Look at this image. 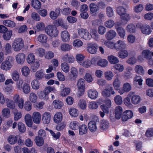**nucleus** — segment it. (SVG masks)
<instances>
[{
	"label": "nucleus",
	"mask_w": 153,
	"mask_h": 153,
	"mask_svg": "<svg viewBox=\"0 0 153 153\" xmlns=\"http://www.w3.org/2000/svg\"><path fill=\"white\" fill-rule=\"evenodd\" d=\"M78 105L79 107L82 109H85L87 106L86 101L83 99L80 100L78 102Z\"/></svg>",
	"instance_id": "338daca9"
},
{
	"label": "nucleus",
	"mask_w": 153,
	"mask_h": 153,
	"mask_svg": "<svg viewBox=\"0 0 153 153\" xmlns=\"http://www.w3.org/2000/svg\"><path fill=\"white\" fill-rule=\"evenodd\" d=\"M25 121L27 126L28 127H31L33 124L31 115L28 114H26L24 118Z\"/></svg>",
	"instance_id": "4be33fe9"
},
{
	"label": "nucleus",
	"mask_w": 153,
	"mask_h": 153,
	"mask_svg": "<svg viewBox=\"0 0 153 153\" xmlns=\"http://www.w3.org/2000/svg\"><path fill=\"white\" fill-rule=\"evenodd\" d=\"M61 50L64 51H70L72 48V46L68 44L64 43L60 46Z\"/></svg>",
	"instance_id": "603ef678"
},
{
	"label": "nucleus",
	"mask_w": 153,
	"mask_h": 153,
	"mask_svg": "<svg viewBox=\"0 0 153 153\" xmlns=\"http://www.w3.org/2000/svg\"><path fill=\"white\" fill-rule=\"evenodd\" d=\"M4 53L5 55L10 54L12 53V50L10 44L7 43L4 46Z\"/></svg>",
	"instance_id": "052dcab7"
},
{
	"label": "nucleus",
	"mask_w": 153,
	"mask_h": 153,
	"mask_svg": "<svg viewBox=\"0 0 153 153\" xmlns=\"http://www.w3.org/2000/svg\"><path fill=\"white\" fill-rule=\"evenodd\" d=\"M134 71L136 73L140 75H143L144 74L143 67L140 65H137L135 66Z\"/></svg>",
	"instance_id": "58836bf2"
},
{
	"label": "nucleus",
	"mask_w": 153,
	"mask_h": 153,
	"mask_svg": "<svg viewBox=\"0 0 153 153\" xmlns=\"http://www.w3.org/2000/svg\"><path fill=\"white\" fill-rule=\"evenodd\" d=\"M109 125L108 121L105 120H102L100 123V128L102 130H104L108 128Z\"/></svg>",
	"instance_id": "f704fd0d"
},
{
	"label": "nucleus",
	"mask_w": 153,
	"mask_h": 153,
	"mask_svg": "<svg viewBox=\"0 0 153 153\" xmlns=\"http://www.w3.org/2000/svg\"><path fill=\"white\" fill-rule=\"evenodd\" d=\"M47 39L46 35L44 34H41L37 37L38 41L42 44L46 43L47 42Z\"/></svg>",
	"instance_id": "79ce46f5"
},
{
	"label": "nucleus",
	"mask_w": 153,
	"mask_h": 153,
	"mask_svg": "<svg viewBox=\"0 0 153 153\" xmlns=\"http://www.w3.org/2000/svg\"><path fill=\"white\" fill-rule=\"evenodd\" d=\"M133 115V113L131 111L126 110L123 113V115L122 118V120L123 121H126L131 118Z\"/></svg>",
	"instance_id": "a211bd4d"
},
{
	"label": "nucleus",
	"mask_w": 153,
	"mask_h": 153,
	"mask_svg": "<svg viewBox=\"0 0 153 153\" xmlns=\"http://www.w3.org/2000/svg\"><path fill=\"white\" fill-rule=\"evenodd\" d=\"M90 7L91 14L93 16H96V12L98 10V6L94 3H91L90 4Z\"/></svg>",
	"instance_id": "cd10ccee"
},
{
	"label": "nucleus",
	"mask_w": 153,
	"mask_h": 153,
	"mask_svg": "<svg viewBox=\"0 0 153 153\" xmlns=\"http://www.w3.org/2000/svg\"><path fill=\"white\" fill-rule=\"evenodd\" d=\"M126 47V45L124 41L120 40L115 43V50L116 51L124 49Z\"/></svg>",
	"instance_id": "f8f14e48"
},
{
	"label": "nucleus",
	"mask_w": 153,
	"mask_h": 153,
	"mask_svg": "<svg viewBox=\"0 0 153 153\" xmlns=\"http://www.w3.org/2000/svg\"><path fill=\"white\" fill-rule=\"evenodd\" d=\"M80 124L77 121H74L70 123L69 127L71 129L75 130L78 129L79 126Z\"/></svg>",
	"instance_id": "37998d69"
},
{
	"label": "nucleus",
	"mask_w": 153,
	"mask_h": 153,
	"mask_svg": "<svg viewBox=\"0 0 153 153\" xmlns=\"http://www.w3.org/2000/svg\"><path fill=\"white\" fill-rule=\"evenodd\" d=\"M62 118L63 115L62 113L61 112H57L54 115L53 120L55 123L58 124L62 121Z\"/></svg>",
	"instance_id": "412c9836"
},
{
	"label": "nucleus",
	"mask_w": 153,
	"mask_h": 153,
	"mask_svg": "<svg viewBox=\"0 0 153 153\" xmlns=\"http://www.w3.org/2000/svg\"><path fill=\"white\" fill-rule=\"evenodd\" d=\"M106 13L107 16L109 17H112L114 15V11L112 7L108 6L106 8Z\"/></svg>",
	"instance_id": "69168bd1"
},
{
	"label": "nucleus",
	"mask_w": 153,
	"mask_h": 153,
	"mask_svg": "<svg viewBox=\"0 0 153 153\" xmlns=\"http://www.w3.org/2000/svg\"><path fill=\"white\" fill-rule=\"evenodd\" d=\"M25 54L23 53L18 54L15 56V59L17 63L19 64H23L25 60Z\"/></svg>",
	"instance_id": "f3484780"
},
{
	"label": "nucleus",
	"mask_w": 153,
	"mask_h": 153,
	"mask_svg": "<svg viewBox=\"0 0 153 153\" xmlns=\"http://www.w3.org/2000/svg\"><path fill=\"white\" fill-rule=\"evenodd\" d=\"M61 70L65 73H67L70 70V67L69 64L66 62L62 63L61 65Z\"/></svg>",
	"instance_id": "09e8293b"
},
{
	"label": "nucleus",
	"mask_w": 153,
	"mask_h": 153,
	"mask_svg": "<svg viewBox=\"0 0 153 153\" xmlns=\"http://www.w3.org/2000/svg\"><path fill=\"white\" fill-rule=\"evenodd\" d=\"M131 89V86L130 84L126 82L123 84L122 88H120L118 93L120 95H122L125 92H128L130 91Z\"/></svg>",
	"instance_id": "9d476101"
},
{
	"label": "nucleus",
	"mask_w": 153,
	"mask_h": 153,
	"mask_svg": "<svg viewBox=\"0 0 153 153\" xmlns=\"http://www.w3.org/2000/svg\"><path fill=\"white\" fill-rule=\"evenodd\" d=\"M31 6L36 9H38L41 7V4L38 0H32L31 2Z\"/></svg>",
	"instance_id": "a18cd8bd"
},
{
	"label": "nucleus",
	"mask_w": 153,
	"mask_h": 153,
	"mask_svg": "<svg viewBox=\"0 0 153 153\" xmlns=\"http://www.w3.org/2000/svg\"><path fill=\"white\" fill-rule=\"evenodd\" d=\"M2 116L5 118H9L11 117L10 110L8 108H3L1 111Z\"/></svg>",
	"instance_id": "c85d7f7f"
},
{
	"label": "nucleus",
	"mask_w": 153,
	"mask_h": 153,
	"mask_svg": "<svg viewBox=\"0 0 153 153\" xmlns=\"http://www.w3.org/2000/svg\"><path fill=\"white\" fill-rule=\"evenodd\" d=\"M78 33L80 37L85 40H89L92 37L87 30L82 28L78 29Z\"/></svg>",
	"instance_id": "0eeeda50"
},
{
	"label": "nucleus",
	"mask_w": 153,
	"mask_h": 153,
	"mask_svg": "<svg viewBox=\"0 0 153 153\" xmlns=\"http://www.w3.org/2000/svg\"><path fill=\"white\" fill-rule=\"evenodd\" d=\"M55 93L57 91L54 88L51 86H48L43 90L38 93V96L40 100L43 101H47L49 99L48 94L51 92Z\"/></svg>",
	"instance_id": "f257e3e1"
},
{
	"label": "nucleus",
	"mask_w": 153,
	"mask_h": 153,
	"mask_svg": "<svg viewBox=\"0 0 153 153\" xmlns=\"http://www.w3.org/2000/svg\"><path fill=\"white\" fill-rule=\"evenodd\" d=\"M43 138L37 136L35 137L34 141L37 146H41L43 145L44 141Z\"/></svg>",
	"instance_id": "6e6d98bb"
},
{
	"label": "nucleus",
	"mask_w": 153,
	"mask_h": 153,
	"mask_svg": "<svg viewBox=\"0 0 153 153\" xmlns=\"http://www.w3.org/2000/svg\"><path fill=\"white\" fill-rule=\"evenodd\" d=\"M78 129L79 134L80 135L85 134L87 132L88 128L86 125L85 124L79 126Z\"/></svg>",
	"instance_id": "2f4dec72"
},
{
	"label": "nucleus",
	"mask_w": 153,
	"mask_h": 153,
	"mask_svg": "<svg viewBox=\"0 0 153 153\" xmlns=\"http://www.w3.org/2000/svg\"><path fill=\"white\" fill-rule=\"evenodd\" d=\"M117 33L120 37L124 39L126 36V32L124 29L123 27H120L116 30Z\"/></svg>",
	"instance_id": "680f3d73"
},
{
	"label": "nucleus",
	"mask_w": 153,
	"mask_h": 153,
	"mask_svg": "<svg viewBox=\"0 0 153 153\" xmlns=\"http://www.w3.org/2000/svg\"><path fill=\"white\" fill-rule=\"evenodd\" d=\"M35 60V57L33 53H30L27 55V63L31 64L34 63Z\"/></svg>",
	"instance_id": "a19ab883"
},
{
	"label": "nucleus",
	"mask_w": 153,
	"mask_h": 153,
	"mask_svg": "<svg viewBox=\"0 0 153 153\" xmlns=\"http://www.w3.org/2000/svg\"><path fill=\"white\" fill-rule=\"evenodd\" d=\"M143 80L141 77L140 76H137L135 77L133 79V83L134 85L138 84L140 86L142 85Z\"/></svg>",
	"instance_id": "c03bdc74"
},
{
	"label": "nucleus",
	"mask_w": 153,
	"mask_h": 153,
	"mask_svg": "<svg viewBox=\"0 0 153 153\" xmlns=\"http://www.w3.org/2000/svg\"><path fill=\"white\" fill-rule=\"evenodd\" d=\"M117 56L121 59H125L128 56V52L125 49L120 50L118 53Z\"/></svg>",
	"instance_id": "72a5a7b5"
},
{
	"label": "nucleus",
	"mask_w": 153,
	"mask_h": 153,
	"mask_svg": "<svg viewBox=\"0 0 153 153\" xmlns=\"http://www.w3.org/2000/svg\"><path fill=\"white\" fill-rule=\"evenodd\" d=\"M68 111L71 117H77L78 115V110L74 108L71 107L69 108L68 109Z\"/></svg>",
	"instance_id": "ea45409f"
},
{
	"label": "nucleus",
	"mask_w": 153,
	"mask_h": 153,
	"mask_svg": "<svg viewBox=\"0 0 153 153\" xmlns=\"http://www.w3.org/2000/svg\"><path fill=\"white\" fill-rule=\"evenodd\" d=\"M14 58L12 56H7L0 65V68L3 71H8L12 68L14 62Z\"/></svg>",
	"instance_id": "f03ea898"
},
{
	"label": "nucleus",
	"mask_w": 153,
	"mask_h": 153,
	"mask_svg": "<svg viewBox=\"0 0 153 153\" xmlns=\"http://www.w3.org/2000/svg\"><path fill=\"white\" fill-rule=\"evenodd\" d=\"M115 92L111 86L104 89L102 92V95L105 97H109L111 94L114 95Z\"/></svg>",
	"instance_id": "1a4fd4ad"
},
{
	"label": "nucleus",
	"mask_w": 153,
	"mask_h": 153,
	"mask_svg": "<svg viewBox=\"0 0 153 153\" xmlns=\"http://www.w3.org/2000/svg\"><path fill=\"white\" fill-rule=\"evenodd\" d=\"M87 95L88 97L92 100H95L98 96L97 91L94 89H90L88 91Z\"/></svg>",
	"instance_id": "ddd939ff"
},
{
	"label": "nucleus",
	"mask_w": 153,
	"mask_h": 153,
	"mask_svg": "<svg viewBox=\"0 0 153 153\" xmlns=\"http://www.w3.org/2000/svg\"><path fill=\"white\" fill-rule=\"evenodd\" d=\"M12 46L14 51H19L24 46V41L21 38L15 39L12 43Z\"/></svg>",
	"instance_id": "7ed1b4c3"
},
{
	"label": "nucleus",
	"mask_w": 153,
	"mask_h": 153,
	"mask_svg": "<svg viewBox=\"0 0 153 153\" xmlns=\"http://www.w3.org/2000/svg\"><path fill=\"white\" fill-rule=\"evenodd\" d=\"M62 40L63 42H66L70 39V35L66 30L63 31L61 32V34Z\"/></svg>",
	"instance_id": "393cba45"
},
{
	"label": "nucleus",
	"mask_w": 153,
	"mask_h": 153,
	"mask_svg": "<svg viewBox=\"0 0 153 153\" xmlns=\"http://www.w3.org/2000/svg\"><path fill=\"white\" fill-rule=\"evenodd\" d=\"M51 115L50 113L45 112L42 115V121L44 124H49L51 119Z\"/></svg>",
	"instance_id": "2eb2a0df"
},
{
	"label": "nucleus",
	"mask_w": 153,
	"mask_h": 153,
	"mask_svg": "<svg viewBox=\"0 0 153 153\" xmlns=\"http://www.w3.org/2000/svg\"><path fill=\"white\" fill-rule=\"evenodd\" d=\"M45 76L44 70L41 69L36 71L35 74V77L36 79L40 80L43 79Z\"/></svg>",
	"instance_id": "c756f323"
},
{
	"label": "nucleus",
	"mask_w": 153,
	"mask_h": 153,
	"mask_svg": "<svg viewBox=\"0 0 153 153\" xmlns=\"http://www.w3.org/2000/svg\"><path fill=\"white\" fill-rule=\"evenodd\" d=\"M123 112L122 108L120 106H118L116 107L115 109V117L117 119H119L121 117Z\"/></svg>",
	"instance_id": "4c0bfd02"
},
{
	"label": "nucleus",
	"mask_w": 153,
	"mask_h": 153,
	"mask_svg": "<svg viewBox=\"0 0 153 153\" xmlns=\"http://www.w3.org/2000/svg\"><path fill=\"white\" fill-rule=\"evenodd\" d=\"M76 85L78 89V96L80 97L84 93L85 89V80L83 79H78Z\"/></svg>",
	"instance_id": "423d86ee"
},
{
	"label": "nucleus",
	"mask_w": 153,
	"mask_h": 153,
	"mask_svg": "<svg viewBox=\"0 0 153 153\" xmlns=\"http://www.w3.org/2000/svg\"><path fill=\"white\" fill-rule=\"evenodd\" d=\"M113 67L116 70L120 72L123 71L124 69V67L123 65L118 63L114 65Z\"/></svg>",
	"instance_id": "774afa93"
},
{
	"label": "nucleus",
	"mask_w": 153,
	"mask_h": 153,
	"mask_svg": "<svg viewBox=\"0 0 153 153\" xmlns=\"http://www.w3.org/2000/svg\"><path fill=\"white\" fill-rule=\"evenodd\" d=\"M11 76L12 79L14 81H16L18 80L19 78L20 74L17 71L14 70L12 72Z\"/></svg>",
	"instance_id": "13d9d810"
},
{
	"label": "nucleus",
	"mask_w": 153,
	"mask_h": 153,
	"mask_svg": "<svg viewBox=\"0 0 153 153\" xmlns=\"http://www.w3.org/2000/svg\"><path fill=\"white\" fill-rule=\"evenodd\" d=\"M41 114L38 112L35 111L32 114V118L33 123L37 124H39L41 121Z\"/></svg>",
	"instance_id": "4468645a"
},
{
	"label": "nucleus",
	"mask_w": 153,
	"mask_h": 153,
	"mask_svg": "<svg viewBox=\"0 0 153 153\" xmlns=\"http://www.w3.org/2000/svg\"><path fill=\"white\" fill-rule=\"evenodd\" d=\"M119 76L117 74L116 76V77L114 79L113 82V85L114 88L116 90H118L120 86L121 81L119 78Z\"/></svg>",
	"instance_id": "aec40b11"
},
{
	"label": "nucleus",
	"mask_w": 153,
	"mask_h": 153,
	"mask_svg": "<svg viewBox=\"0 0 153 153\" xmlns=\"http://www.w3.org/2000/svg\"><path fill=\"white\" fill-rule=\"evenodd\" d=\"M141 100L140 97L137 94H134L131 97V103L134 105L139 103Z\"/></svg>",
	"instance_id": "bb28decb"
},
{
	"label": "nucleus",
	"mask_w": 153,
	"mask_h": 153,
	"mask_svg": "<svg viewBox=\"0 0 153 153\" xmlns=\"http://www.w3.org/2000/svg\"><path fill=\"white\" fill-rule=\"evenodd\" d=\"M137 58L140 61H143L144 59L147 60L150 59L152 58L151 51L148 49L143 50L141 52V54L138 56Z\"/></svg>",
	"instance_id": "39448f33"
},
{
	"label": "nucleus",
	"mask_w": 153,
	"mask_h": 153,
	"mask_svg": "<svg viewBox=\"0 0 153 153\" xmlns=\"http://www.w3.org/2000/svg\"><path fill=\"white\" fill-rule=\"evenodd\" d=\"M80 65L85 68H88L91 66L92 63L90 60L87 59L83 61Z\"/></svg>",
	"instance_id": "de8ad7c7"
},
{
	"label": "nucleus",
	"mask_w": 153,
	"mask_h": 153,
	"mask_svg": "<svg viewBox=\"0 0 153 153\" xmlns=\"http://www.w3.org/2000/svg\"><path fill=\"white\" fill-rule=\"evenodd\" d=\"M126 30L128 32L130 33H135L136 31V26L133 24H129L126 27Z\"/></svg>",
	"instance_id": "e433bc0d"
},
{
	"label": "nucleus",
	"mask_w": 153,
	"mask_h": 153,
	"mask_svg": "<svg viewBox=\"0 0 153 153\" xmlns=\"http://www.w3.org/2000/svg\"><path fill=\"white\" fill-rule=\"evenodd\" d=\"M35 54L38 57L42 58L45 54V51L42 48H39L36 49Z\"/></svg>",
	"instance_id": "473e14b6"
},
{
	"label": "nucleus",
	"mask_w": 153,
	"mask_h": 153,
	"mask_svg": "<svg viewBox=\"0 0 153 153\" xmlns=\"http://www.w3.org/2000/svg\"><path fill=\"white\" fill-rule=\"evenodd\" d=\"M3 24L6 26L10 27H14L16 26V24L14 22L9 20L4 21Z\"/></svg>",
	"instance_id": "5fc2aeb1"
},
{
	"label": "nucleus",
	"mask_w": 153,
	"mask_h": 153,
	"mask_svg": "<svg viewBox=\"0 0 153 153\" xmlns=\"http://www.w3.org/2000/svg\"><path fill=\"white\" fill-rule=\"evenodd\" d=\"M52 105L54 108L56 109H60L64 105V103L59 100H54L52 103Z\"/></svg>",
	"instance_id": "b1692460"
},
{
	"label": "nucleus",
	"mask_w": 153,
	"mask_h": 153,
	"mask_svg": "<svg viewBox=\"0 0 153 153\" xmlns=\"http://www.w3.org/2000/svg\"><path fill=\"white\" fill-rule=\"evenodd\" d=\"M38 80L36 79H34L31 82V86L32 88L33 89L38 90L40 84Z\"/></svg>",
	"instance_id": "864d4df0"
},
{
	"label": "nucleus",
	"mask_w": 153,
	"mask_h": 153,
	"mask_svg": "<svg viewBox=\"0 0 153 153\" xmlns=\"http://www.w3.org/2000/svg\"><path fill=\"white\" fill-rule=\"evenodd\" d=\"M88 129L91 132H94L96 131L97 127L96 122L94 121H90L88 123Z\"/></svg>",
	"instance_id": "7c9ffc66"
},
{
	"label": "nucleus",
	"mask_w": 153,
	"mask_h": 153,
	"mask_svg": "<svg viewBox=\"0 0 153 153\" xmlns=\"http://www.w3.org/2000/svg\"><path fill=\"white\" fill-rule=\"evenodd\" d=\"M6 102L7 106L9 108L12 109H14L15 108V103L13 100L8 99H7Z\"/></svg>",
	"instance_id": "49530a36"
},
{
	"label": "nucleus",
	"mask_w": 153,
	"mask_h": 153,
	"mask_svg": "<svg viewBox=\"0 0 153 153\" xmlns=\"http://www.w3.org/2000/svg\"><path fill=\"white\" fill-rule=\"evenodd\" d=\"M64 61L68 62L69 63H73L74 61V58L73 56L66 54L63 55L62 58Z\"/></svg>",
	"instance_id": "5701e85b"
},
{
	"label": "nucleus",
	"mask_w": 153,
	"mask_h": 153,
	"mask_svg": "<svg viewBox=\"0 0 153 153\" xmlns=\"http://www.w3.org/2000/svg\"><path fill=\"white\" fill-rule=\"evenodd\" d=\"M117 33L114 30H111L107 32L105 35V37L107 40H111L116 37Z\"/></svg>",
	"instance_id": "6ab92c4d"
},
{
	"label": "nucleus",
	"mask_w": 153,
	"mask_h": 153,
	"mask_svg": "<svg viewBox=\"0 0 153 153\" xmlns=\"http://www.w3.org/2000/svg\"><path fill=\"white\" fill-rule=\"evenodd\" d=\"M104 75L105 78L108 81L111 80L114 76L113 73L111 71L105 72L104 74Z\"/></svg>",
	"instance_id": "3c124183"
},
{
	"label": "nucleus",
	"mask_w": 153,
	"mask_h": 153,
	"mask_svg": "<svg viewBox=\"0 0 153 153\" xmlns=\"http://www.w3.org/2000/svg\"><path fill=\"white\" fill-rule=\"evenodd\" d=\"M98 45L96 43H90L87 44V51L91 54H94L97 52Z\"/></svg>",
	"instance_id": "6e6552de"
},
{
	"label": "nucleus",
	"mask_w": 153,
	"mask_h": 153,
	"mask_svg": "<svg viewBox=\"0 0 153 153\" xmlns=\"http://www.w3.org/2000/svg\"><path fill=\"white\" fill-rule=\"evenodd\" d=\"M23 92L25 94H27L30 91V87L29 85L26 83H25L22 88Z\"/></svg>",
	"instance_id": "0e129e2a"
},
{
	"label": "nucleus",
	"mask_w": 153,
	"mask_h": 153,
	"mask_svg": "<svg viewBox=\"0 0 153 153\" xmlns=\"http://www.w3.org/2000/svg\"><path fill=\"white\" fill-rule=\"evenodd\" d=\"M38 97L36 94L34 92L31 93L29 95L30 102L32 103L36 102L37 100Z\"/></svg>",
	"instance_id": "4d7b16f0"
},
{
	"label": "nucleus",
	"mask_w": 153,
	"mask_h": 153,
	"mask_svg": "<svg viewBox=\"0 0 153 153\" xmlns=\"http://www.w3.org/2000/svg\"><path fill=\"white\" fill-rule=\"evenodd\" d=\"M136 26L138 28H141V32L144 34L149 35L152 32L150 27L149 25H145L141 27L140 25L138 23L136 24Z\"/></svg>",
	"instance_id": "9b49d317"
},
{
	"label": "nucleus",
	"mask_w": 153,
	"mask_h": 153,
	"mask_svg": "<svg viewBox=\"0 0 153 153\" xmlns=\"http://www.w3.org/2000/svg\"><path fill=\"white\" fill-rule=\"evenodd\" d=\"M21 72L22 75L25 76H27L30 73L29 68L27 66H24L21 69Z\"/></svg>",
	"instance_id": "8fccbe9b"
},
{
	"label": "nucleus",
	"mask_w": 153,
	"mask_h": 153,
	"mask_svg": "<svg viewBox=\"0 0 153 153\" xmlns=\"http://www.w3.org/2000/svg\"><path fill=\"white\" fill-rule=\"evenodd\" d=\"M60 12L59 8H57L56 9L55 12L54 11H51L50 13V16L53 20L56 19L59 15Z\"/></svg>",
	"instance_id": "a878e982"
},
{
	"label": "nucleus",
	"mask_w": 153,
	"mask_h": 153,
	"mask_svg": "<svg viewBox=\"0 0 153 153\" xmlns=\"http://www.w3.org/2000/svg\"><path fill=\"white\" fill-rule=\"evenodd\" d=\"M45 32L48 35L52 37H56L59 33L57 28L53 25L46 27L45 28Z\"/></svg>",
	"instance_id": "20e7f679"
},
{
	"label": "nucleus",
	"mask_w": 153,
	"mask_h": 153,
	"mask_svg": "<svg viewBox=\"0 0 153 153\" xmlns=\"http://www.w3.org/2000/svg\"><path fill=\"white\" fill-rule=\"evenodd\" d=\"M70 73H71L70 76L71 80L72 81L75 80L78 74V71L77 69L74 67H71L70 68Z\"/></svg>",
	"instance_id": "dca6fc26"
},
{
	"label": "nucleus",
	"mask_w": 153,
	"mask_h": 153,
	"mask_svg": "<svg viewBox=\"0 0 153 153\" xmlns=\"http://www.w3.org/2000/svg\"><path fill=\"white\" fill-rule=\"evenodd\" d=\"M3 37L4 39L6 40H8L10 39L12 35V30H9L6 32L3 33Z\"/></svg>",
	"instance_id": "e2e57ef3"
},
{
	"label": "nucleus",
	"mask_w": 153,
	"mask_h": 153,
	"mask_svg": "<svg viewBox=\"0 0 153 153\" xmlns=\"http://www.w3.org/2000/svg\"><path fill=\"white\" fill-rule=\"evenodd\" d=\"M108 59L109 62L112 64H115L118 63L119 62L118 59L116 56L111 55L108 57Z\"/></svg>",
	"instance_id": "c9c22d12"
},
{
	"label": "nucleus",
	"mask_w": 153,
	"mask_h": 153,
	"mask_svg": "<svg viewBox=\"0 0 153 153\" xmlns=\"http://www.w3.org/2000/svg\"><path fill=\"white\" fill-rule=\"evenodd\" d=\"M115 25L114 22L112 19H108L104 22V25L107 28H111Z\"/></svg>",
	"instance_id": "bf43d9fd"
}]
</instances>
